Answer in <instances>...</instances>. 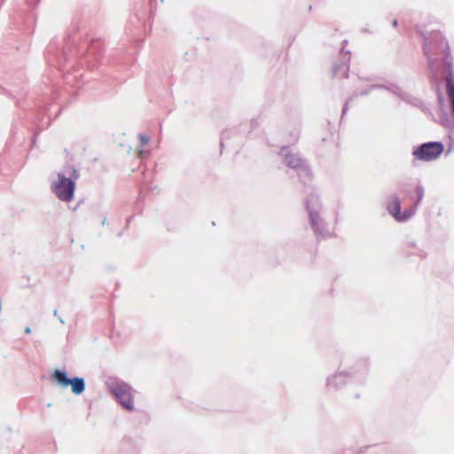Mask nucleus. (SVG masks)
Wrapping results in <instances>:
<instances>
[{
	"label": "nucleus",
	"mask_w": 454,
	"mask_h": 454,
	"mask_svg": "<svg viewBox=\"0 0 454 454\" xmlns=\"http://www.w3.org/2000/svg\"><path fill=\"white\" fill-rule=\"evenodd\" d=\"M109 389L124 409L128 411L134 409L133 394L130 386L122 381H116L109 385Z\"/></svg>",
	"instance_id": "1"
},
{
	"label": "nucleus",
	"mask_w": 454,
	"mask_h": 454,
	"mask_svg": "<svg viewBox=\"0 0 454 454\" xmlns=\"http://www.w3.org/2000/svg\"><path fill=\"white\" fill-rule=\"evenodd\" d=\"M59 181L52 184L51 189L57 198L62 201L69 202L74 199L75 183L65 177L63 174H58Z\"/></svg>",
	"instance_id": "2"
},
{
	"label": "nucleus",
	"mask_w": 454,
	"mask_h": 454,
	"mask_svg": "<svg viewBox=\"0 0 454 454\" xmlns=\"http://www.w3.org/2000/svg\"><path fill=\"white\" fill-rule=\"evenodd\" d=\"M444 151V146L440 142H429L422 144L413 151V156L419 160L431 161L436 160Z\"/></svg>",
	"instance_id": "3"
},
{
	"label": "nucleus",
	"mask_w": 454,
	"mask_h": 454,
	"mask_svg": "<svg viewBox=\"0 0 454 454\" xmlns=\"http://www.w3.org/2000/svg\"><path fill=\"white\" fill-rule=\"evenodd\" d=\"M52 379L55 380L61 387L71 386L72 392L75 395H80L84 391L85 384L82 378L76 377L70 380L67 378L66 372L56 370L52 373Z\"/></svg>",
	"instance_id": "4"
},
{
	"label": "nucleus",
	"mask_w": 454,
	"mask_h": 454,
	"mask_svg": "<svg viewBox=\"0 0 454 454\" xmlns=\"http://www.w3.org/2000/svg\"><path fill=\"white\" fill-rule=\"evenodd\" d=\"M387 209L389 213L397 220V221H405L407 220L411 214H401V203L398 198H392L391 201L387 206Z\"/></svg>",
	"instance_id": "5"
},
{
	"label": "nucleus",
	"mask_w": 454,
	"mask_h": 454,
	"mask_svg": "<svg viewBox=\"0 0 454 454\" xmlns=\"http://www.w3.org/2000/svg\"><path fill=\"white\" fill-rule=\"evenodd\" d=\"M286 164L292 168H300L303 166L302 159L296 153H286L285 155Z\"/></svg>",
	"instance_id": "6"
},
{
	"label": "nucleus",
	"mask_w": 454,
	"mask_h": 454,
	"mask_svg": "<svg viewBox=\"0 0 454 454\" xmlns=\"http://www.w3.org/2000/svg\"><path fill=\"white\" fill-rule=\"evenodd\" d=\"M309 215L313 228L317 229L318 227L320 220L319 215L316 212H310Z\"/></svg>",
	"instance_id": "7"
},
{
	"label": "nucleus",
	"mask_w": 454,
	"mask_h": 454,
	"mask_svg": "<svg viewBox=\"0 0 454 454\" xmlns=\"http://www.w3.org/2000/svg\"><path fill=\"white\" fill-rule=\"evenodd\" d=\"M338 70H342L343 71V77L344 78H347L348 77V67L346 65H340V66H338L334 68V72L336 73Z\"/></svg>",
	"instance_id": "8"
},
{
	"label": "nucleus",
	"mask_w": 454,
	"mask_h": 454,
	"mask_svg": "<svg viewBox=\"0 0 454 454\" xmlns=\"http://www.w3.org/2000/svg\"><path fill=\"white\" fill-rule=\"evenodd\" d=\"M139 138L142 142V145H145L149 141L148 137H146L145 135H139Z\"/></svg>",
	"instance_id": "9"
},
{
	"label": "nucleus",
	"mask_w": 454,
	"mask_h": 454,
	"mask_svg": "<svg viewBox=\"0 0 454 454\" xmlns=\"http://www.w3.org/2000/svg\"><path fill=\"white\" fill-rule=\"evenodd\" d=\"M417 192H418V195H419V200H420V199H421V197H422V192H421V190H420L419 188H418V189H417Z\"/></svg>",
	"instance_id": "10"
},
{
	"label": "nucleus",
	"mask_w": 454,
	"mask_h": 454,
	"mask_svg": "<svg viewBox=\"0 0 454 454\" xmlns=\"http://www.w3.org/2000/svg\"><path fill=\"white\" fill-rule=\"evenodd\" d=\"M73 177H74V179L78 178V174H77V172H76V170H75V169H74V170H73Z\"/></svg>",
	"instance_id": "11"
},
{
	"label": "nucleus",
	"mask_w": 454,
	"mask_h": 454,
	"mask_svg": "<svg viewBox=\"0 0 454 454\" xmlns=\"http://www.w3.org/2000/svg\"><path fill=\"white\" fill-rule=\"evenodd\" d=\"M396 24H397L396 20H394L393 25L396 26Z\"/></svg>",
	"instance_id": "12"
},
{
	"label": "nucleus",
	"mask_w": 454,
	"mask_h": 454,
	"mask_svg": "<svg viewBox=\"0 0 454 454\" xmlns=\"http://www.w3.org/2000/svg\"><path fill=\"white\" fill-rule=\"evenodd\" d=\"M26 332H27V333H29V332H30L29 328H27V329H26Z\"/></svg>",
	"instance_id": "13"
}]
</instances>
